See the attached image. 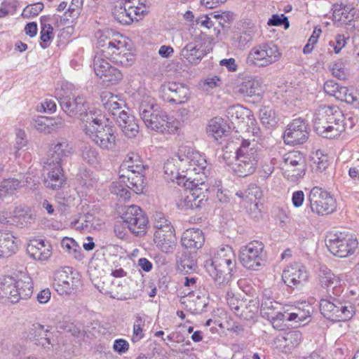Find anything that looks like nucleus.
Segmentation results:
<instances>
[{
  "mask_svg": "<svg viewBox=\"0 0 359 359\" xmlns=\"http://www.w3.org/2000/svg\"><path fill=\"white\" fill-rule=\"evenodd\" d=\"M140 116L146 127L160 133H175L180 123L173 117H169L156 102L154 98L144 97L140 104Z\"/></svg>",
  "mask_w": 359,
  "mask_h": 359,
  "instance_id": "obj_1",
  "label": "nucleus"
},
{
  "mask_svg": "<svg viewBox=\"0 0 359 359\" xmlns=\"http://www.w3.org/2000/svg\"><path fill=\"white\" fill-rule=\"evenodd\" d=\"M205 267L217 285L220 287L228 283L236 269V255L233 248L229 245L221 247L212 258L205 262Z\"/></svg>",
  "mask_w": 359,
  "mask_h": 359,
  "instance_id": "obj_2",
  "label": "nucleus"
},
{
  "mask_svg": "<svg viewBox=\"0 0 359 359\" xmlns=\"http://www.w3.org/2000/svg\"><path fill=\"white\" fill-rule=\"evenodd\" d=\"M179 167L182 170L183 178L189 180L201 182L207 178L210 174V166L206 158L199 152L194 149L182 146L180 147L177 154Z\"/></svg>",
  "mask_w": 359,
  "mask_h": 359,
  "instance_id": "obj_3",
  "label": "nucleus"
},
{
  "mask_svg": "<svg viewBox=\"0 0 359 359\" xmlns=\"http://www.w3.org/2000/svg\"><path fill=\"white\" fill-rule=\"evenodd\" d=\"M236 162L233 170L239 177H246L255 172L259 161L264 158V151L253 140L243 139L236 152Z\"/></svg>",
  "mask_w": 359,
  "mask_h": 359,
  "instance_id": "obj_4",
  "label": "nucleus"
},
{
  "mask_svg": "<svg viewBox=\"0 0 359 359\" xmlns=\"http://www.w3.org/2000/svg\"><path fill=\"white\" fill-rule=\"evenodd\" d=\"M81 129L96 145L104 150H111L116 146L115 129L109 124L104 123V116L97 113L90 118L84 120Z\"/></svg>",
  "mask_w": 359,
  "mask_h": 359,
  "instance_id": "obj_5",
  "label": "nucleus"
},
{
  "mask_svg": "<svg viewBox=\"0 0 359 359\" xmlns=\"http://www.w3.org/2000/svg\"><path fill=\"white\" fill-rule=\"evenodd\" d=\"M55 97L63 111L69 117H77L81 123V128L84 125V120L90 121L97 111L90 110L88 103L83 96L75 95L64 88L57 89Z\"/></svg>",
  "mask_w": 359,
  "mask_h": 359,
  "instance_id": "obj_6",
  "label": "nucleus"
},
{
  "mask_svg": "<svg viewBox=\"0 0 359 359\" xmlns=\"http://www.w3.org/2000/svg\"><path fill=\"white\" fill-rule=\"evenodd\" d=\"M147 168L137 154H128L120 165L121 182H126L129 189L135 194L142 193L144 187V172Z\"/></svg>",
  "mask_w": 359,
  "mask_h": 359,
  "instance_id": "obj_7",
  "label": "nucleus"
},
{
  "mask_svg": "<svg viewBox=\"0 0 359 359\" xmlns=\"http://www.w3.org/2000/svg\"><path fill=\"white\" fill-rule=\"evenodd\" d=\"M33 292V284L29 276L22 279H15L5 276L0 279V298L6 299L11 303H18L21 299L29 298Z\"/></svg>",
  "mask_w": 359,
  "mask_h": 359,
  "instance_id": "obj_8",
  "label": "nucleus"
},
{
  "mask_svg": "<svg viewBox=\"0 0 359 359\" xmlns=\"http://www.w3.org/2000/svg\"><path fill=\"white\" fill-rule=\"evenodd\" d=\"M97 53L123 66L130 65L134 60L133 55L127 48V39L118 33L113 34L111 39L103 43L102 48Z\"/></svg>",
  "mask_w": 359,
  "mask_h": 359,
  "instance_id": "obj_9",
  "label": "nucleus"
},
{
  "mask_svg": "<svg viewBox=\"0 0 359 359\" xmlns=\"http://www.w3.org/2000/svg\"><path fill=\"white\" fill-rule=\"evenodd\" d=\"M281 53L272 42L264 43L253 47L248 54L246 63L249 66L265 67L278 61Z\"/></svg>",
  "mask_w": 359,
  "mask_h": 359,
  "instance_id": "obj_10",
  "label": "nucleus"
},
{
  "mask_svg": "<svg viewBox=\"0 0 359 359\" xmlns=\"http://www.w3.org/2000/svg\"><path fill=\"white\" fill-rule=\"evenodd\" d=\"M142 0H122L116 2L113 15L116 21L123 25H130L138 21L147 13L146 6Z\"/></svg>",
  "mask_w": 359,
  "mask_h": 359,
  "instance_id": "obj_11",
  "label": "nucleus"
},
{
  "mask_svg": "<svg viewBox=\"0 0 359 359\" xmlns=\"http://www.w3.org/2000/svg\"><path fill=\"white\" fill-rule=\"evenodd\" d=\"M330 296V299L322 298L320 302V311L326 318L334 321H346L354 314L353 306L348 302H341Z\"/></svg>",
  "mask_w": 359,
  "mask_h": 359,
  "instance_id": "obj_12",
  "label": "nucleus"
},
{
  "mask_svg": "<svg viewBox=\"0 0 359 359\" xmlns=\"http://www.w3.org/2000/svg\"><path fill=\"white\" fill-rule=\"evenodd\" d=\"M264 245L258 241H253L242 246L239 251V260L247 269L257 271L264 265Z\"/></svg>",
  "mask_w": 359,
  "mask_h": 359,
  "instance_id": "obj_13",
  "label": "nucleus"
},
{
  "mask_svg": "<svg viewBox=\"0 0 359 359\" xmlns=\"http://www.w3.org/2000/svg\"><path fill=\"white\" fill-rule=\"evenodd\" d=\"M308 198L311 211L318 215H328L336 210L335 199L329 192L322 188L313 187L310 191Z\"/></svg>",
  "mask_w": 359,
  "mask_h": 359,
  "instance_id": "obj_14",
  "label": "nucleus"
},
{
  "mask_svg": "<svg viewBox=\"0 0 359 359\" xmlns=\"http://www.w3.org/2000/svg\"><path fill=\"white\" fill-rule=\"evenodd\" d=\"M326 245L334 256L346 257L353 253L358 246L357 239L351 234L340 232L330 235Z\"/></svg>",
  "mask_w": 359,
  "mask_h": 359,
  "instance_id": "obj_15",
  "label": "nucleus"
},
{
  "mask_svg": "<svg viewBox=\"0 0 359 359\" xmlns=\"http://www.w3.org/2000/svg\"><path fill=\"white\" fill-rule=\"evenodd\" d=\"M50 326H45L38 322L28 325L24 332V337L41 346L46 351L52 350L56 345L55 339L50 336Z\"/></svg>",
  "mask_w": 359,
  "mask_h": 359,
  "instance_id": "obj_16",
  "label": "nucleus"
},
{
  "mask_svg": "<svg viewBox=\"0 0 359 359\" xmlns=\"http://www.w3.org/2000/svg\"><path fill=\"white\" fill-rule=\"evenodd\" d=\"M280 168L287 180L295 182L304 175L305 161L304 157L299 151H290L283 155Z\"/></svg>",
  "mask_w": 359,
  "mask_h": 359,
  "instance_id": "obj_17",
  "label": "nucleus"
},
{
  "mask_svg": "<svg viewBox=\"0 0 359 359\" xmlns=\"http://www.w3.org/2000/svg\"><path fill=\"white\" fill-rule=\"evenodd\" d=\"M108 60L104 56L96 53L93 61L94 71L103 82L115 84L122 79L123 74L120 70L111 66Z\"/></svg>",
  "mask_w": 359,
  "mask_h": 359,
  "instance_id": "obj_18",
  "label": "nucleus"
},
{
  "mask_svg": "<svg viewBox=\"0 0 359 359\" xmlns=\"http://www.w3.org/2000/svg\"><path fill=\"white\" fill-rule=\"evenodd\" d=\"M122 218L133 233L137 236L145 233L148 219L140 207L137 205L128 207Z\"/></svg>",
  "mask_w": 359,
  "mask_h": 359,
  "instance_id": "obj_19",
  "label": "nucleus"
},
{
  "mask_svg": "<svg viewBox=\"0 0 359 359\" xmlns=\"http://www.w3.org/2000/svg\"><path fill=\"white\" fill-rule=\"evenodd\" d=\"M325 110L327 116L328 124L333 130L330 129V138H334L339 136L342 132L346 130L348 126L350 128L353 127V122L351 118H348L345 121L344 115L341 110L337 106H327L325 105Z\"/></svg>",
  "mask_w": 359,
  "mask_h": 359,
  "instance_id": "obj_20",
  "label": "nucleus"
},
{
  "mask_svg": "<svg viewBox=\"0 0 359 359\" xmlns=\"http://www.w3.org/2000/svg\"><path fill=\"white\" fill-rule=\"evenodd\" d=\"M309 130L308 124L301 118L294 119L287 127L283 135L287 144H299L306 141Z\"/></svg>",
  "mask_w": 359,
  "mask_h": 359,
  "instance_id": "obj_21",
  "label": "nucleus"
},
{
  "mask_svg": "<svg viewBox=\"0 0 359 359\" xmlns=\"http://www.w3.org/2000/svg\"><path fill=\"white\" fill-rule=\"evenodd\" d=\"M241 81L236 86V91L243 97L260 98L262 95V79L257 76L241 74Z\"/></svg>",
  "mask_w": 359,
  "mask_h": 359,
  "instance_id": "obj_22",
  "label": "nucleus"
},
{
  "mask_svg": "<svg viewBox=\"0 0 359 359\" xmlns=\"http://www.w3.org/2000/svg\"><path fill=\"white\" fill-rule=\"evenodd\" d=\"M308 277L306 267L299 263L287 266L282 273L283 282L290 287L302 285L307 281Z\"/></svg>",
  "mask_w": 359,
  "mask_h": 359,
  "instance_id": "obj_23",
  "label": "nucleus"
},
{
  "mask_svg": "<svg viewBox=\"0 0 359 359\" xmlns=\"http://www.w3.org/2000/svg\"><path fill=\"white\" fill-rule=\"evenodd\" d=\"M161 90L165 100L175 104H182L189 99V89L181 83L169 82L162 86Z\"/></svg>",
  "mask_w": 359,
  "mask_h": 359,
  "instance_id": "obj_24",
  "label": "nucleus"
},
{
  "mask_svg": "<svg viewBox=\"0 0 359 359\" xmlns=\"http://www.w3.org/2000/svg\"><path fill=\"white\" fill-rule=\"evenodd\" d=\"M44 169L48 171L47 177L44 180L46 187L52 189L61 187L65 182L61 163L47 161L45 163Z\"/></svg>",
  "mask_w": 359,
  "mask_h": 359,
  "instance_id": "obj_25",
  "label": "nucleus"
},
{
  "mask_svg": "<svg viewBox=\"0 0 359 359\" xmlns=\"http://www.w3.org/2000/svg\"><path fill=\"white\" fill-rule=\"evenodd\" d=\"M74 280L72 269L65 267L55 271L53 276V284L56 290L60 294H69L74 285Z\"/></svg>",
  "mask_w": 359,
  "mask_h": 359,
  "instance_id": "obj_26",
  "label": "nucleus"
},
{
  "mask_svg": "<svg viewBox=\"0 0 359 359\" xmlns=\"http://www.w3.org/2000/svg\"><path fill=\"white\" fill-rule=\"evenodd\" d=\"M318 278L320 286L327 290L328 296H330V294L337 295L340 292L338 287L340 283L339 278L326 266L320 267Z\"/></svg>",
  "mask_w": 359,
  "mask_h": 359,
  "instance_id": "obj_27",
  "label": "nucleus"
},
{
  "mask_svg": "<svg viewBox=\"0 0 359 359\" xmlns=\"http://www.w3.org/2000/svg\"><path fill=\"white\" fill-rule=\"evenodd\" d=\"M154 243L163 252H168L175 245L176 241L175 229L172 226L155 230Z\"/></svg>",
  "mask_w": 359,
  "mask_h": 359,
  "instance_id": "obj_28",
  "label": "nucleus"
},
{
  "mask_svg": "<svg viewBox=\"0 0 359 359\" xmlns=\"http://www.w3.org/2000/svg\"><path fill=\"white\" fill-rule=\"evenodd\" d=\"M302 339L299 330H292L275 339L276 347L283 352L287 353L299 344Z\"/></svg>",
  "mask_w": 359,
  "mask_h": 359,
  "instance_id": "obj_29",
  "label": "nucleus"
},
{
  "mask_svg": "<svg viewBox=\"0 0 359 359\" xmlns=\"http://www.w3.org/2000/svg\"><path fill=\"white\" fill-rule=\"evenodd\" d=\"M27 252L33 259L39 261L47 260L51 255L50 246L42 240L34 239L29 241Z\"/></svg>",
  "mask_w": 359,
  "mask_h": 359,
  "instance_id": "obj_30",
  "label": "nucleus"
},
{
  "mask_svg": "<svg viewBox=\"0 0 359 359\" xmlns=\"http://www.w3.org/2000/svg\"><path fill=\"white\" fill-rule=\"evenodd\" d=\"M325 105L320 106L314 114L313 129L318 135H321L325 138H330V129L333 130V128L330 127L328 124L327 116L325 110Z\"/></svg>",
  "mask_w": 359,
  "mask_h": 359,
  "instance_id": "obj_31",
  "label": "nucleus"
},
{
  "mask_svg": "<svg viewBox=\"0 0 359 359\" xmlns=\"http://www.w3.org/2000/svg\"><path fill=\"white\" fill-rule=\"evenodd\" d=\"M205 241V237L201 230L198 229H187L182 234V245L186 248L199 249Z\"/></svg>",
  "mask_w": 359,
  "mask_h": 359,
  "instance_id": "obj_32",
  "label": "nucleus"
},
{
  "mask_svg": "<svg viewBox=\"0 0 359 359\" xmlns=\"http://www.w3.org/2000/svg\"><path fill=\"white\" fill-rule=\"evenodd\" d=\"M116 121L123 133L128 138H133L138 133L139 126L136 118L127 111L119 116Z\"/></svg>",
  "mask_w": 359,
  "mask_h": 359,
  "instance_id": "obj_33",
  "label": "nucleus"
},
{
  "mask_svg": "<svg viewBox=\"0 0 359 359\" xmlns=\"http://www.w3.org/2000/svg\"><path fill=\"white\" fill-rule=\"evenodd\" d=\"M15 236L9 231H0V259L8 257L18 250Z\"/></svg>",
  "mask_w": 359,
  "mask_h": 359,
  "instance_id": "obj_34",
  "label": "nucleus"
},
{
  "mask_svg": "<svg viewBox=\"0 0 359 359\" xmlns=\"http://www.w3.org/2000/svg\"><path fill=\"white\" fill-rule=\"evenodd\" d=\"M187 309L192 313L198 314L204 311L208 304L205 295L201 296L195 292H189L185 302Z\"/></svg>",
  "mask_w": 359,
  "mask_h": 359,
  "instance_id": "obj_35",
  "label": "nucleus"
},
{
  "mask_svg": "<svg viewBox=\"0 0 359 359\" xmlns=\"http://www.w3.org/2000/svg\"><path fill=\"white\" fill-rule=\"evenodd\" d=\"M52 150L51 157L48 159V161H53L55 163H61L65 158L72 154L73 147L67 140H60L53 144Z\"/></svg>",
  "mask_w": 359,
  "mask_h": 359,
  "instance_id": "obj_36",
  "label": "nucleus"
},
{
  "mask_svg": "<svg viewBox=\"0 0 359 359\" xmlns=\"http://www.w3.org/2000/svg\"><path fill=\"white\" fill-rule=\"evenodd\" d=\"M191 187H188L187 189L196 198V201L198 205L203 207L205 205L207 200V191L208 187L205 184V180H201V182H197L195 180H189Z\"/></svg>",
  "mask_w": 359,
  "mask_h": 359,
  "instance_id": "obj_37",
  "label": "nucleus"
},
{
  "mask_svg": "<svg viewBox=\"0 0 359 359\" xmlns=\"http://www.w3.org/2000/svg\"><path fill=\"white\" fill-rule=\"evenodd\" d=\"M180 55L189 62L197 64L201 60L204 54L196 43L191 42L182 49Z\"/></svg>",
  "mask_w": 359,
  "mask_h": 359,
  "instance_id": "obj_38",
  "label": "nucleus"
},
{
  "mask_svg": "<svg viewBox=\"0 0 359 359\" xmlns=\"http://www.w3.org/2000/svg\"><path fill=\"white\" fill-rule=\"evenodd\" d=\"M243 305L238 311L236 316L241 319L250 320L255 318L259 310V301L257 299H243Z\"/></svg>",
  "mask_w": 359,
  "mask_h": 359,
  "instance_id": "obj_39",
  "label": "nucleus"
},
{
  "mask_svg": "<svg viewBox=\"0 0 359 359\" xmlns=\"http://www.w3.org/2000/svg\"><path fill=\"white\" fill-rule=\"evenodd\" d=\"M107 97L106 95L104 98ZM104 100L105 99L102 100L104 109L107 111L116 121L119 116L126 112V111L121 109V103L118 102L117 96L109 94V97L107 101L104 102Z\"/></svg>",
  "mask_w": 359,
  "mask_h": 359,
  "instance_id": "obj_40",
  "label": "nucleus"
},
{
  "mask_svg": "<svg viewBox=\"0 0 359 359\" xmlns=\"http://www.w3.org/2000/svg\"><path fill=\"white\" fill-rule=\"evenodd\" d=\"M226 132L225 123L219 118L211 119L207 127V133L215 140L222 137Z\"/></svg>",
  "mask_w": 359,
  "mask_h": 359,
  "instance_id": "obj_41",
  "label": "nucleus"
},
{
  "mask_svg": "<svg viewBox=\"0 0 359 359\" xmlns=\"http://www.w3.org/2000/svg\"><path fill=\"white\" fill-rule=\"evenodd\" d=\"M20 187V182L17 179L8 178L3 180L0 185V198L13 195Z\"/></svg>",
  "mask_w": 359,
  "mask_h": 359,
  "instance_id": "obj_42",
  "label": "nucleus"
},
{
  "mask_svg": "<svg viewBox=\"0 0 359 359\" xmlns=\"http://www.w3.org/2000/svg\"><path fill=\"white\" fill-rule=\"evenodd\" d=\"M259 118L266 128H273L278 123L274 110L269 107H263L259 110Z\"/></svg>",
  "mask_w": 359,
  "mask_h": 359,
  "instance_id": "obj_43",
  "label": "nucleus"
},
{
  "mask_svg": "<svg viewBox=\"0 0 359 359\" xmlns=\"http://www.w3.org/2000/svg\"><path fill=\"white\" fill-rule=\"evenodd\" d=\"M163 168L165 175H167L172 182L177 180V184H180L185 179L183 178V175L180 174L179 170L175 165V160L173 158L168 160L165 163Z\"/></svg>",
  "mask_w": 359,
  "mask_h": 359,
  "instance_id": "obj_44",
  "label": "nucleus"
},
{
  "mask_svg": "<svg viewBox=\"0 0 359 359\" xmlns=\"http://www.w3.org/2000/svg\"><path fill=\"white\" fill-rule=\"evenodd\" d=\"M62 248L71 256L76 259H81L82 255L81 248L76 242L70 238H64L61 241Z\"/></svg>",
  "mask_w": 359,
  "mask_h": 359,
  "instance_id": "obj_45",
  "label": "nucleus"
},
{
  "mask_svg": "<svg viewBox=\"0 0 359 359\" xmlns=\"http://www.w3.org/2000/svg\"><path fill=\"white\" fill-rule=\"evenodd\" d=\"M177 207L182 210H193L201 208L200 205H197L196 198L192 196L191 194L187 191V189L184 190L183 194H182L180 200L177 201Z\"/></svg>",
  "mask_w": 359,
  "mask_h": 359,
  "instance_id": "obj_46",
  "label": "nucleus"
},
{
  "mask_svg": "<svg viewBox=\"0 0 359 359\" xmlns=\"http://www.w3.org/2000/svg\"><path fill=\"white\" fill-rule=\"evenodd\" d=\"M334 13L335 15L339 16V20H348L351 21L352 18L353 17V8L351 5L344 4L341 3L340 4H336L334 5Z\"/></svg>",
  "mask_w": 359,
  "mask_h": 359,
  "instance_id": "obj_47",
  "label": "nucleus"
},
{
  "mask_svg": "<svg viewBox=\"0 0 359 359\" xmlns=\"http://www.w3.org/2000/svg\"><path fill=\"white\" fill-rule=\"evenodd\" d=\"M311 160L313 163L312 166L316 168L318 171L322 172L328 166V158L327 155L323 154L320 150L313 153Z\"/></svg>",
  "mask_w": 359,
  "mask_h": 359,
  "instance_id": "obj_48",
  "label": "nucleus"
},
{
  "mask_svg": "<svg viewBox=\"0 0 359 359\" xmlns=\"http://www.w3.org/2000/svg\"><path fill=\"white\" fill-rule=\"evenodd\" d=\"M273 159H271L268 157H266L264 154V158L262 161H259L261 164V168L258 171L259 177L262 180H267L270 175L274 171V163L273 162Z\"/></svg>",
  "mask_w": 359,
  "mask_h": 359,
  "instance_id": "obj_49",
  "label": "nucleus"
},
{
  "mask_svg": "<svg viewBox=\"0 0 359 359\" xmlns=\"http://www.w3.org/2000/svg\"><path fill=\"white\" fill-rule=\"evenodd\" d=\"M280 304L277 302H273L270 299L262 301L261 304V314L267 319L273 318V313L279 310Z\"/></svg>",
  "mask_w": 359,
  "mask_h": 359,
  "instance_id": "obj_50",
  "label": "nucleus"
},
{
  "mask_svg": "<svg viewBox=\"0 0 359 359\" xmlns=\"http://www.w3.org/2000/svg\"><path fill=\"white\" fill-rule=\"evenodd\" d=\"M129 189L126 182H121V178L118 182H113L110 186L111 193L117 195L123 200H127L130 198V193L127 189Z\"/></svg>",
  "mask_w": 359,
  "mask_h": 359,
  "instance_id": "obj_51",
  "label": "nucleus"
},
{
  "mask_svg": "<svg viewBox=\"0 0 359 359\" xmlns=\"http://www.w3.org/2000/svg\"><path fill=\"white\" fill-rule=\"evenodd\" d=\"M82 158L83 161L90 165H97L100 161L99 153L95 148L91 147H85L82 151Z\"/></svg>",
  "mask_w": 359,
  "mask_h": 359,
  "instance_id": "obj_52",
  "label": "nucleus"
},
{
  "mask_svg": "<svg viewBox=\"0 0 359 359\" xmlns=\"http://www.w3.org/2000/svg\"><path fill=\"white\" fill-rule=\"evenodd\" d=\"M43 9V4L38 2L25 8L22 11V16L24 18H30L36 16Z\"/></svg>",
  "mask_w": 359,
  "mask_h": 359,
  "instance_id": "obj_53",
  "label": "nucleus"
},
{
  "mask_svg": "<svg viewBox=\"0 0 359 359\" xmlns=\"http://www.w3.org/2000/svg\"><path fill=\"white\" fill-rule=\"evenodd\" d=\"M53 120L46 116L38 117L35 121V128L40 132L50 133Z\"/></svg>",
  "mask_w": 359,
  "mask_h": 359,
  "instance_id": "obj_54",
  "label": "nucleus"
},
{
  "mask_svg": "<svg viewBox=\"0 0 359 359\" xmlns=\"http://www.w3.org/2000/svg\"><path fill=\"white\" fill-rule=\"evenodd\" d=\"M212 18L216 21V24L224 28L227 27V24L229 25L231 21L233 19V14L229 11L222 12L221 14L212 15L211 14Z\"/></svg>",
  "mask_w": 359,
  "mask_h": 359,
  "instance_id": "obj_55",
  "label": "nucleus"
},
{
  "mask_svg": "<svg viewBox=\"0 0 359 359\" xmlns=\"http://www.w3.org/2000/svg\"><path fill=\"white\" fill-rule=\"evenodd\" d=\"M91 217L92 215H84L81 217L78 220L74 222L72 225L75 229L81 231H88L93 226L90 220Z\"/></svg>",
  "mask_w": 359,
  "mask_h": 359,
  "instance_id": "obj_56",
  "label": "nucleus"
},
{
  "mask_svg": "<svg viewBox=\"0 0 359 359\" xmlns=\"http://www.w3.org/2000/svg\"><path fill=\"white\" fill-rule=\"evenodd\" d=\"M53 38V28L51 25L47 27H41V46L43 48H46L48 46L49 41Z\"/></svg>",
  "mask_w": 359,
  "mask_h": 359,
  "instance_id": "obj_57",
  "label": "nucleus"
},
{
  "mask_svg": "<svg viewBox=\"0 0 359 359\" xmlns=\"http://www.w3.org/2000/svg\"><path fill=\"white\" fill-rule=\"evenodd\" d=\"M330 70L332 75L340 80H344L346 78L345 65L341 61L333 64Z\"/></svg>",
  "mask_w": 359,
  "mask_h": 359,
  "instance_id": "obj_58",
  "label": "nucleus"
},
{
  "mask_svg": "<svg viewBox=\"0 0 359 359\" xmlns=\"http://www.w3.org/2000/svg\"><path fill=\"white\" fill-rule=\"evenodd\" d=\"M143 325L144 322L142 319L140 317L137 318L133 325V334L132 336V341L133 342L140 341L144 337L142 331Z\"/></svg>",
  "mask_w": 359,
  "mask_h": 359,
  "instance_id": "obj_59",
  "label": "nucleus"
},
{
  "mask_svg": "<svg viewBox=\"0 0 359 359\" xmlns=\"http://www.w3.org/2000/svg\"><path fill=\"white\" fill-rule=\"evenodd\" d=\"M227 304L231 309V310L236 315L242 305L243 304V299H240L233 295H230L229 293L227 294L226 297Z\"/></svg>",
  "mask_w": 359,
  "mask_h": 359,
  "instance_id": "obj_60",
  "label": "nucleus"
},
{
  "mask_svg": "<svg viewBox=\"0 0 359 359\" xmlns=\"http://www.w3.org/2000/svg\"><path fill=\"white\" fill-rule=\"evenodd\" d=\"M347 39L343 34H337L334 38V41H330L329 44L333 47L334 53L337 54L346 44Z\"/></svg>",
  "mask_w": 359,
  "mask_h": 359,
  "instance_id": "obj_61",
  "label": "nucleus"
},
{
  "mask_svg": "<svg viewBox=\"0 0 359 359\" xmlns=\"http://www.w3.org/2000/svg\"><path fill=\"white\" fill-rule=\"evenodd\" d=\"M113 34H115L111 30L109 29H105L103 31H97L95 33V37L97 39V44L98 46L102 48V45L104 43H107L109 41V40H111L112 38Z\"/></svg>",
  "mask_w": 359,
  "mask_h": 359,
  "instance_id": "obj_62",
  "label": "nucleus"
},
{
  "mask_svg": "<svg viewBox=\"0 0 359 359\" xmlns=\"http://www.w3.org/2000/svg\"><path fill=\"white\" fill-rule=\"evenodd\" d=\"M15 148L17 150L22 149L27 145V136L25 130L18 128L15 130Z\"/></svg>",
  "mask_w": 359,
  "mask_h": 359,
  "instance_id": "obj_63",
  "label": "nucleus"
},
{
  "mask_svg": "<svg viewBox=\"0 0 359 359\" xmlns=\"http://www.w3.org/2000/svg\"><path fill=\"white\" fill-rule=\"evenodd\" d=\"M268 25L272 26L285 25V27L287 28L289 27V21L283 14L281 15V17L278 15H273L269 20Z\"/></svg>",
  "mask_w": 359,
  "mask_h": 359,
  "instance_id": "obj_64",
  "label": "nucleus"
}]
</instances>
